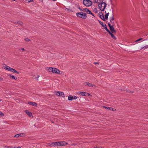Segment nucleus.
Returning <instances> with one entry per match:
<instances>
[{
	"instance_id": "nucleus-30",
	"label": "nucleus",
	"mask_w": 148,
	"mask_h": 148,
	"mask_svg": "<svg viewBox=\"0 0 148 148\" xmlns=\"http://www.w3.org/2000/svg\"><path fill=\"white\" fill-rule=\"evenodd\" d=\"M17 23L20 25H22L23 23L21 21H18L17 22Z\"/></svg>"
},
{
	"instance_id": "nucleus-42",
	"label": "nucleus",
	"mask_w": 148,
	"mask_h": 148,
	"mask_svg": "<svg viewBox=\"0 0 148 148\" xmlns=\"http://www.w3.org/2000/svg\"><path fill=\"white\" fill-rule=\"evenodd\" d=\"M39 76H38V75L36 77V79L38 80V78H39Z\"/></svg>"
},
{
	"instance_id": "nucleus-4",
	"label": "nucleus",
	"mask_w": 148,
	"mask_h": 148,
	"mask_svg": "<svg viewBox=\"0 0 148 148\" xmlns=\"http://www.w3.org/2000/svg\"><path fill=\"white\" fill-rule=\"evenodd\" d=\"M68 143L65 141H60L56 142V146H65L67 145Z\"/></svg>"
},
{
	"instance_id": "nucleus-32",
	"label": "nucleus",
	"mask_w": 148,
	"mask_h": 148,
	"mask_svg": "<svg viewBox=\"0 0 148 148\" xmlns=\"http://www.w3.org/2000/svg\"><path fill=\"white\" fill-rule=\"evenodd\" d=\"M19 136V134H16L14 136V137H16V138L18 137Z\"/></svg>"
},
{
	"instance_id": "nucleus-38",
	"label": "nucleus",
	"mask_w": 148,
	"mask_h": 148,
	"mask_svg": "<svg viewBox=\"0 0 148 148\" xmlns=\"http://www.w3.org/2000/svg\"><path fill=\"white\" fill-rule=\"evenodd\" d=\"M99 16H100V15H103V14L102 12H100L99 13Z\"/></svg>"
},
{
	"instance_id": "nucleus-2",
	"label": "nucleus",
	"mask_w": 148,
	"mask_h": 148,
	"mask_svg": "<svg viewBox=\"0 0 148 148\" xmlns=\"http://www.w3.org/2000/svg\"><path fill=\"white\" fill-rule=\"evenodd\" d=\"M76 16L79 18L85 19L87 18L86 14L85 13L83 12H77Z\"/></svg>"
},
{
	"instance_id": "nucleus-40",
	"label": "nucleus",
	"mask_w": 148,
	"mask_h": 148,
	"mask_svg": "<svg viewBox=\"0 0 148 148\" xmlns=\"http://www.w3.org/2000/svg\"><path fill=\"white\" fill-rule=\"evenodd\" d=\"M88 14H91L92 16H94V15L91 12H90V13H88Z\"/></svg>"
},
{
	"instance_id": "nucleus-27",
	"label": "nucleus",
	"mask_w": 148,
	"mask_h": 148,
	"mask_svg": "<svg viewBox=\"0 0 148 148\" xmlns=\"http://www.w3.org/2000/svg\"><path fill=\"white\" fill-rule=\"evenodd\" d=\"M24 40L27 42H29L30 41V40L29 39L27 38H25L24 39Z\"/></svg>"
},
{
	"instance_id": "nucleus-8",
	"label": "nucleus",
	"mask_w": 148,
	"mask_h": 148,
	"mask_svg": "<svg viewBox=\"0 0 148 148\" xmlns=\"http://www.w3.org/2000/svg\"><path fill=\"white\" fill-rule=\"evenodd\" d=\"M28 103L30 105H32L34 106H37V103L34 102H29Z\"/></svg>"
},
{
	"instance_id": "nucleus-21",
	"label": "nucleus",
	"mask_w": 148,
	"mask_h": 148,
	"mask_svg": "<svg viewBox=\"0 0 148 148\" xmlns=\"http://www.w3.org/2000/svg\"><path fill=\"white\" fill-rule=\"evenodd\" d=\"M103 107L106 109H107L108 110H111L112 109V108L111 107H109L105 106H103Z\"/></svg>"
},
{
	"instance_id": "nucleus-33",
	"label": "nucleus",
	"mask_w": 148,
	"mask_h": 148,
	"mask_svg": "<svg viewBox=\"0 0 148 148\" xmlns=\"http://www.w3.org/2000/svg\"><path fill=\"white\" fill-rule=\"evenodd\" d=\"M78 9H79L80 10V11H82V12L84 11V10H82L81 8H80V7H78Z\"/></svg>"
},
{
	"instance_id": "nucleus-3",
	"label": "nucleus",
	"mask_w": 148,
	"mask_h": 148,
	"mask_svg": "<svg viewBox=\"0 0 148 148\" xmlns=\"http://www.w3.org/2000/svg\"><path fill=\"white\" fill-rule=\"evenodd\" d=\"M83 3L84 5L87 7H88L92 5V1L90 0H84Z\"/></svg>"
},
{
	"instance_id": "nucleus-22",
	"label": "nucleus",
	"mask_w": 148,
	"mask_h": 148,
	"mask_svg": "<svg viewBox=\"0 0 148 148\" xmlns=\"http://www.w3.org/2000/svg\"><path fill=\"white\" fill-rule=\"evenodd\" d=\"M109 13H108L107 14H106L105 15V19H106L107 20L108 19V16L109 15Z\"/></svg>"
},
{
	"instance_id": "nucleus-9",
	"label": "nucleus",
	"mask_w": 148,
	"mask_h": 148,
	"mask_svg": "<svg viewBox=\"0 0 148 148\" xmlns=\"http://www.w3.org/2000/svg\"><path fill=\"white\" fill-rule=\"evenodd\" d=\"M110 32L112 33H116V31L114 30V28L113 26L112 27H110Z\"/></svg>"
},
{
	"instance_id": "nucleus-26",
	"label": "nucleus",
	"mask_w": 148,
	"mask_h": 148,
	"mask_svg": "<svg viewBox=\"0 0 148 148\" xmlns=\"http://www.w3.org/2000/svg\"><path fill=\"white\" fill-rule=\"evenodd\" d=\"M148 48V45H146L144 46V47H142L140 49H142L143 48H144L143 50L145 49L146 48Z\"/></svg>"
},
{
	"instance_id": "nucleus-1",
	"label": "nucleus",
	"mask_w": 148,
	"mask_h": 148,
	"mask_svg": "<svg viewBox=\"0 0 148 148\" xmlns=\"http://www.w3.org/2000/svg\"><path fill=\"white\" fill-rule=\"evenodd\" d=\"M104 0H100V2L98 3L99 8L101 11H103L106 7L107 4L105 2H103Z\"/></svg>"
},
{
	"instance_id": "nucleus-5",
	"label": "nucleus",
	"mask_w": 148,
	"mask_h": 148,
	"mask_svg": "<svg viewBox=\"0 0 148 148\" xmlns=\"http://www.w3.org/2000/svg\"><path fill=\"white\" fill-rule=\"evenodd\" d=\"M84 85H87L89 87H92L95 88L96 87V86L95 85H93L92 84L88 82H84Z\"/></svg>"
},
{
	"instance_id": "nucleus-14",
	"label": "nucleus",
	"mask_w": 148,
	"mask_h": 148,
	"mask_svg": "<svg viewBox=\"0 0 148 148\" xmlns=\"http://www.w3.org/2000/svg\"><path fill=\"white\" fill-rule=\"evenodd\" d=\"M48 145L51 147H53V146L56 145V142L49 143L48 144Z\"/></svg>"
},
{
	"instance_id": "nucleus-48",
	"label": "nucleus",
	"mask_w": 148,
	"mask_h": 148,
	"mask_svg": "<svg viewBox=\"0 0 148 148\" xmlns=\"http://www.w3.org/2000/svg\"><path fill=\"white\" fill-rule=\"evenodd\" d=\"M1 79V78L0 77V80H1V79Z\"/></svg>"
},
{
	"instance_id": "nucleus-11",
	"label": "nucleus",
	"mask_w": 148,
	"mask_h": 148,
	"mask_svg": "<svg viewBox=\"0 0 148 148\" xmlns=\"http://www.w3.org/2000/svg\"><path fill=\"white\" fill-rule=\"evenodd\" d=\"M25 112L26 113V114L29 116L31 117V116H32V113L29 112L27 110H26L25 111Z\"/></svg>"
},
{
	"instance_id": "nucleus-13",
	"label": "nucleus",
	"mask_w": 148,
	"mask_h": 148,
	"mask_svg": "<svg viewBox=\"0 0 148 148\" xmlns=\"http://www.w3.org/2000/svg\"><path fill=\"white\" fill-rule=\"evenodd\" d=\"M114 18L113 16V15L112 17L110 18V22L112 24H113L114 23Z\"/></svg>"
},
{
	"instance_id": "nucleus-28",
	"label": "nucleus",
	"mask_w": 148,
	"mask_h": 148,
	"mask_svg": "<svg viewBox=\"0 0 148 148\" xmlns=\"http://www.w3.org/2000/svg\"><path fill=\"white\" fill-rule=\"evenodd\" d=\"M15 70L14 69H13V68H12L11 70H10V71H11V72H12L13 73H14Z\"/></svg>"
},
{
	"instance_id": "nucleus-17",
	"label": "nucleus",
	"mask_w": 148,
	"mask_h": 148,
	"mask_svg": "<svg viewBox=\"0 0 148 148\" xmlns=\"http://www.w3.org/2000/svg\"><path fill=\"white\" fill-rule=\"evenodd\" d=\"M68 99L69 100L71 101L73 99V96L71 95H70L68 96Z\"/></svg>"
},
{
	"instance_id": "nucleus-29",
	"label": "nucleus",
	"mask_w": 148,
	"mask_h": 148,
	"mask_svg": "<svg viewBox=\"0 0 148 148\" xmlns=\"http://www.w3.org/2000/svg\"><path fill=\"white\" fill-rule=\"evenodd\" d=\"M4 115V114L3 113H2L1 112H0V116H3Z\"/></svg>"
},
{
	"instance_id": "nucleus-6",
	"label": "nucleus",
	"mask_w": 148,
	"mask_h": 148,
	"mask_svg": "<svg viewBox=\"0 0 148 148\" xmlns=\"http://www.w3.org/2000/svg\"><path fill=\"white\" fill-rule=\"evenodd\" d=\"M56 95L63 97H65L64 93L63 92L60 91L56 92Z\"/></svg>"
},
{
	"instance_id": "nucleus-31",
	"label": "nucleus",
	"mask_w": 148,
	"mask_h": 148,
	"mask_svg": "<svg viewBox=\"0 0 148 148\" xmlns=\"http://www.w3.org/2000/svg\"><path fill=\"white\" fill-rule=\"evenodd\" d=\"M14 73H16L17 74H19V72L18 71L15 70Z\"/></svg>"
},
{
	"instance_id": "nucleus-25",
	"label": "nucleus",
	"mask_w": 148,
	"mask_h": 148,
	"mask_svg": "<svg viewBox=\"0 0 148 148\" xmlns=\"http://www.w3.org/2000/svg\"><path fill=\"white\" fill-rule=\"evenodd\" d=\"M25 134L24 133H20L19 134V136L22 137L23 136H25Z\"/></svg>"
},
{
	"instance_id": "nucleus-43",
	"label": "nucleus",
	"mask_w": 148,
	"mask_h": 148,
	"mask_svg": "<svg viewBox=\"0 0 148 148\" xmlns=\"http://www.w3.org/2000/svg\"><path fill=\"white\" fill-rule=\"evenodd\" d=\"M21 49L22 51H24L25 49L24 48H21Z\"/></svg>"
},
{
	"instance_id": "nucleus-16",
	"label": "nucleus",
	"mask_w": 148,
	"mask_h": 148,
	"mask_svg": "<svg viewBox=\"0 0 148 148\" xmlns=\"http://www.w3.org/2000/svg\"><path fill=\"white\" fill-rule=\"evenodd\" d=\"M113 33L111 32H110V33H109L110 34L111 36L114 39H116V38L115 36L113 34H112Z\"/></svg>"
},
{
	"instance_id": "nucleus-45",
	"label": "nucleus",
	"mask_w": 148,
	"mask_h": 148,
	"mask_svg": "<svg viewBox=\"0 0 148 148\" xmlns=\"http://www.w3.org/2000/svg\"><path fill=\"white\" fill-rule=\"evenodd\" d=\"M112 110L113 111H115L116 110V109H114V108H112Z\"/></svg>"
},
{
	"instance_id": "nucleus-15",
	"label": "nucleus",
	"mask_w": 148,
	"mask_h": 148,
	"mask_svg": "<svg viewBox=\"0 0 148 148\" xmlns=\"http://www.w3.org/2000/svg\"><path fill=\"white\" fill-rule=\"evenodd\" d=\"M5 69L6 70L10 71L12 68L8 66H6Z\"/></svg>"
},
{
	"instance_id": "nucleus-50",
	"label": "nucleus",
	"mask_w": 148,
	"mask_h": 148,
	"mask_svg": "<svg viewBox=\"0 0 148 148\" xmlns=\"http://www.w3.org/2000/svg\"><path fill=\"white\" fill-rule=\"evenodd\" d=\"M106 13V11H105V13Z\"/></svg>"
},
{
	"instance_id": "nucleus-20",
	"label": "nucleus",
	"mask_w": 148,
	"mask_h": 148,
	"mask_svg": "<svg viewBox=\"0 0 148 148\" xmlns=\"http://www.w3.org/2000/svg\"><path fill=\"white\" fill-rule=\"evenodd\" d=\"M99 17L103 21H106L103 14L101 15H100V16H99Z\"/></svg>"
},
{
	"instance_id": "nucleus-23",
	"label": "nucleus",
	"mask_w": 148,
	"mask_h": 148,
	"mask_svg": "<svg viewBox=\"0 0 148 148\" xmlns=\"http://www.w3.org/2000/svg\"><path fill=\"white\" fill-rule=\"evenodd\" d=\"M8 75L10 76V78H11L12 79H16L15 77L13 75H11L10 74H9Z\"/></svg>"
},
{
	"instance_id": "nucleus-35",
	"label": "nucleus",
	"mask_w": 148,
	"mask_h": 148,
	"mask_svg": "<svg viewBox=\"0 0 148 148\" xmlns=\"http://www.w3.org/2000/svg\"><path fill=\"white\" fill-rule=\"evenodd\" d=\"M143 39V38H139V39H138L136 40V42H137V41H140V40H142Z\"/></svg>"
},
{
	"instance_id": "nucleus-34",
	"label": "nucleus",
	"mask_w": 148,
	"mask_h": 148,
	"mask_svg": "<svg viewBox=\"0 0 148 148\" xmlns=\"http://www.w3.org/2000/svg\"><path fill=\"white\" fill-rule=\"evenodd\" d=\"M94 0V1H95V3H99V2H98V0Z\"/></svg>"
},
{
	"instance_id": "nucleus-49",
	"label": "nucleus",
	"mask_w": 148,
	"mask_h": 148,
	"mask_svg": "<svg viewBox=\"0 0 148 148\" xmlns=\"http://www.w3.org/2000/svg\"><path fill=\"white\" fill-rule=\"evenodd\" d=\"M17 148H21V147H17Z\"/></svg>"
},
{
	"instance_id": "nucleus-7",
	"label": "nucleus",
	"mask_w": 148,
	"mask_h": 148,
	"mask_svg": "<svg viewBox=\"0 0 148 148\" xmlns=\"http://www.w3.org/2000/svg\"><path fill=\"white\" fill-rule=\"evenodd\" d=\"M46 69L49 72H52L53 73H56V68L49 67L47 68Z\"/></svg>"
},
{
	"instance_id": "nucleus-44",
	"label": "nucleus",
	"mask_w": 148,
	"mask_h": 148,
	"mask_svg": "<svg viewBox=\"0 0 148 148\" xmlns=\"http://www.w3.org/2000/svg\"><path fill=\"white\" fill-rule=\"evenodd\" d=\"M94 64H99V63L98 62H95L94 63Z\"/></svg>"
},
{
	"instance_id": "nucleus-37",
	"label": "nucleus",
	"mask_w": 148,
	"mask_h": 148,
	"mask_svg": "<svg viewBox=\"0 0 148 148\" xmlns=\"http://www.w3.org/2000/svg\"><path fill=\"white\" fill-rule=\"evenodd\" d=\"M73 99H75L77 98V97L76 96H74L73 97Z\"/></svg>"
},
{
	"instance_id": "nucleus-36",
	"label": "nucleus",
	"mask_w": 148,
	"mask_h": 148,
	"mask_svg": "<svg viewBox=\"0 0 148 148\" xmlns=\"http://www.w3.org/2000/svg\"><path fill=\"white\" fill-rule=\"evenodd\" d=\"M86 96H90V94L87 92H86Z\"/></svg>"
},
{
	"instance_id": "nucleus-51",
	"label": "nucleus",
	"mask_w": 148,
	"mask_h": 148,
	"mask_svg": "<svg viewBox=\"0 0 148 148\" xmlns=\"http://www.w3.org/2000/svg\"><path fill=\"white\" fill-rule=\"evenodd\" d=\"M100 0H98V1H99V2H100Z\"/></svg>"
},
{
	"instance_id": "nucleus-19",
	"label": "nucleus",
	"mask_w": 148,
	"mask_h": 148,
	"mask_svg": "<svg viewBox=\"0 0 148 148\" xmlns=\"http://www.w3.org/2000/svg\"><path fill=\"white\" fill-rule=\"evenodd\" d=\"M103 27H104V29H105V30H106V31L107 32H108L109 33H110V31H109V30L108 29V28H107V26H106V25H105V26H103Z\"/></svg>"
},
{
	"instance_id": "nucleus-18",
	"label": "nucleus",
	"mask_w": 148,
	"mask_h": 148,
	"mask_svg": "<svg viewBox=\"0 0 148 148\" xmlns=\"http://www.w3.org/2000/svg\"><path fill=\"white\" fill-rule=\"evenodd\" d=\"M84 11L85 12H86L88 14V13H90V12H91L88 9V8H84Z\"/></svg>"
},
{
	"instance_id": "nucleus-47",
	"label": "nucleus",
	"mask_w": 148,
	"mask_h": 148,
	"mask_svg": "<svg viewBox=\"0 0 148 148\" xmlns=\"http://www.w3.org/2000/svg\"><path fill=\"white\" fill-rule=\"evenodd\" d=\"M13 23H14V24H18V23H17V22H13Z\"/></svg>"
},
{
	"instance_id": "nucleus-46",
	"label": "nucleus",
	"mask_w": 148,
	"mask_h": 148,
	"mask_svg": "<svg viewBox=\"0 0 148 148\" xmlns=\"http://www.w3.org/2000/svg\"><path fill=\"white\" fill-rule=\"evenodd\" d=\"M29 2H32L33 1V0H28Z\"/></svg>"
},
{
	"instance_id": "nucleus-12",
	"label": "nucleus",
	"mask_w": 148,
	"mask_h": 148,
	"mask_svg": "<svg viewBox=\"0 0 148 148\" xmlns=\"http://www.w3.org/2000/svg\"><path fill=\"white\" fill-rule=\"evenodd\" d=\"M62 72L60 71L58 69L56 68V74H58L60 75H61L62 74Z\"/></svg>"
},
{
	"instance_id": "nucleus-41",
	"label": "nucleus",
	"mask_w": 148,
	"mask_h": 148,
	"mask_svg": "<svg viewBox=\"0 0 148 148\" xmlns=\"http://www.w3.org/2000/svg\"><path fill=\"white\" fill-rule=\"evenodd\" d=\"M127 92H133V91H128V90H127L126 91Z\"/></svg>"
},
{
	"instance_id": "nucleus-52",
	"label": "nucleus",
	"mask_w": 148,
	"mask_h": 148,
	"mask_svg": "<svg viewBox=\"0 0 148 148\" xmlns=\"http://www.w3.org/2000/svg\"><path fill=\"white\" fill-rule=\"evenodd\" d=\"M56 82H58L56 81Z\"/></svg>"
},
{
	"instance_id": "nucleus-10",
	"label": "nucleus",
	"mask_w": 148,
	"mask_h": 148,
	"mask_svg": "<svg viewBox=\"0 0 148 148\" xmlns=\"http://www.w3.org/2000/svg\"><path fill=\"white\" fill-rule=\"evenodd\" d=\"M78 93L82 96H86V92H84L79 91L78 92Z\"/></svg>"
},
{
	"instance_id": "nucleus-24",
	"label": "nucleus",
	"mask_w": 148,
	"mask_h": 148,
	"mask_svg": "<svg viewBox=\"0 0 148 148\" xmlns=\"http://www.w3.org/2000/svg\"><path fill=\"white\" fill-rule=\"evenodd\" d=\"M99 23H100V25L102 26L103 27H104L103 26H103L106 25L105 24H103V23L101 21H100Z\"/></svg>"
},
{
	"instance_id": "nucleus-39",
	"label": "nucleus",
	"mask_w": 148,
	"mask_h": 148,
	"mask_svg": "<svg viewBox=\"0 0 148 148\" xmlns=\"http://www.w3.org/2000/svg\"><path fill=\"white\" fill-rule=\"evenodd\" d=\"M108 26H109V28H110V27H112V26H113L111 25V24L109 23H108Z\"/></svg>"
}]
</instances>
